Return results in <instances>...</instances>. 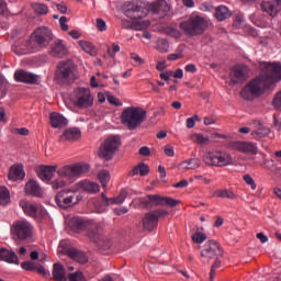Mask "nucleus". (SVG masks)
<instances>
[{
  "instance_id": "f257e3e1",
  "label": "nucleus",
  "mask_w": 281,
  "mask_h": 281,
  "mask_svg": "<svg viewBox=\"0 0 281 281\" xmlns=\"http://www.w3.org/2000/svg\"><path fill=\"white\" fill-rule=\"evenodd\" d=\"M260 75L249 81L240 92L244 100H254L265 93V89H269L271 85L280 82L281 80V64L280 63H267L259 64Z\"/></svg>"
},
{
  "instance_id": "f03ea898",
  "label": "nucleus",
  "mask_w": 281,
  "mask_h": 281,
  "mask_svg": "<svg viewBox=\"0 0 281 281\" xmlns=\"http://www.w3.org/2000/svg\"><path fill=\"white\" fill-rule=\"evenodd\" d=\"M144 120H146V110L137 106L126 108L121 114V122L128 131H135Z\"/></svg>"
},
{
  "instance_id": "7ed1b4c3",
  "label": "nucleus",
  "mask_w": 281,
  "mask_h": 281,
  "mask_svg": "<svg viewBox=\"0 0 281 281\" xmlns=\"http://www.w3.org/2000/svg\"><path fill=\"white\" fill-rule=\"evenodd\" d=\"M86 236L90 243H94L100 249H111V239L102 234V225L100 223L90 220L86 228Z\"/></svg>"
},
{
  "instance_id": "20e7f679",
  "label": "nucleus",
  "mask_w": 281,
  "mask_h": 281,
  "mask_svg": "<svg viewBox=\"0 0 281 281\" xmlns=\"http://www.w3.org/2000/svg\"><path fill=\"white\" fill-rule=\"evenodd\" d=\"M207 20L201 15H193L189 20L180 23V29L188 36H201L207 30Z\"/></svg>"
},
{
  "instance_id": "39448f33",
  "label": "nucleus",
  "mask_w": 281,
  "mask_h": 281,
  "mask_svg": "<svg viewBox=\"0 0 281 281\" xmlns=\"http://www.w3.org/2000/svg\"><path fill=\"white\" fill-rule=\"evenodd\" d=\"M56 76L64 85L76 82L78 78L76 64L71 60L60 61L57 66Z\"/></svg>"
},
{
  "instance_id": "423d86ee",
  "label": "nucleus",
  "mask_w": 281,
  "mask_h": 281,
  "mask_svg": "<svg viewBox=\"0 0 281 281\" xmlns=\"http://www.w3.org/2000/svg\"><path fill=\"white\" fill-rule=\"evenodd\" d=\"M120 146H122V140L120 139V136L108 137L100 146L99 157H101V159H104L105 161H111L115 153H117V148H120Z\"/></svg>"
},
{
  "instance_id": "0eeeda50",
  "label": "nucleus",
  "mask_w": 281,
  "mask_h": 281,
  "mask_svg": "<svg viewBox=\"0 0 281 281\" xmlns=\"http://www.w3.org/2000/svg\"><path fill=\"white\" fill-rule=\"evenodd\" d=\"M139 205L147 210L155 207V205H168L169 207H176L177 200L161 196L159 194H147L145 198L139 199Z\"/></svg>"
},
{
  "instance_id": "6e6552de",
  "label": "nucleus",
  "mask_w": 281,
  "mask_h": 281,
  "mask_svg": "<svg viewBox=\"0 0 281 281\" xmlns=\"http://www.w3.org/2000/svg\"><path fill=\"white\" fill-rule=\"evenodd\" d=\"M80 199H82V195L77 194L76 189H68L57 193L55 201L59 207L67 210V207H71V205L79 203Z\"/></svg>"
},
{
  "instance_id": "1a4fd4ad",
  "label": "nucleus",
  "mask_w": 281,
  "mask_h": 281,
  "mask_svg": "<svg viewBox=\"0 0 281 281\" xmlns=\"http://www.w3.org/2000/svg\"><path fill=\"white\" fill-rule=\"evenodd\" d=\"M85 172H89V165L87 164H75L61 167L58 169L57 175L60 177H65L69 179V181H74L78 179V177H82Z\"/></svg>"
},
{
  "instance_id": "9d476101",
  "label": "nucleus",
  "mask_w": 281,
  "mask_h": 281,
  "mask_svg": "<svg viewBox=\"0 0 281 281\" xmlns=\"http://www.w3.org/2000/svg\"><path fill=\"white\" fill-rule=\"evenodd\" d=\"M203 161L206 166H229L232 164V156L225 151H209L203 156Z\"/></svg>"
},
{
  "instance_id": "9b49d317",
  "label": "nucleus",
  "mask_w": 281,
  "mask_h": 281,
  "mask_svg": "<svg viewBox=\"0 0 281 281\" xmlns=\"http://www.w3.org/2000/svg\"><path fill=\"white\" fill-rule=\"evenodd\" d=\"M123 13L127 19H132V21H139V19L148 16V9L144 8L142 3L137 1L125 2Z\"/></svg>"
},
{
  "instance_id": "f8f14e48",
  "label": "nucleus",
  "mask_w": 281,
  "mask_h": 281,
  "mask_svg": "<svg viewBox=\"0 0 281 281\" xmlns=\"http://www.w3.org/2000/svg\"><path fill=\"white\" fill-rule=\"evenodd\" d=\"M52 41V30L42 26L34 31L31 36V45L33 47H47Z\"/></svg>"
},
{
  "instance_id": "ddd939ff",
  "label": "nucleus",
  "mask_w": 281,
  "mask_h": 281,
  "mask_svg": "<svg viewBox=\"0 0 281 281\" xmlns=\"http://www.w3.org/2000/svg\"><path fill=\"white\" fill-rule=\"evenodd\" d=\"M74 94V103L78 109H89L90 106H93V95H91V90L87 88H77L75 89Z\"/></svg>"
},
{
  "instance_id": "4468645a",
  "label": "nucleus",
  "mask_w": 281,
  "mask_h": 281,
  "mask_svg": "<svg viewBox=\"0 0 281 281\" xmlns=\"http://www.w3.org/2000/svg\"><path fill=\"white\" fill-rule=\"evenodd\" d=\"M34 227L30 222L23 220V221H18L15 222L12 227H11V234L13 236H16L19 240H25L32 236Z\"/></svg>"
},
{
  "instance_id": "2eb2a0df",
  "label": "nucleus",
  "mask_w": 281,
  "mask_h": 281,
  "mask_svg": "<svg viewBox=\"0 0 281 281\" xmlns=\"http://www.w3.org/2000/svg\"><path fill=\"white\" fill-rule=\"evenodd\" d=\"M201 257L206 258L207 260L223 257V248L221 247V244L214 239L207 240L201 250Z\"/></svg>"
},
{
  "instance_id": "dca6fc26",
  "label": "nucleus",
  "mask_w": 281,
  "mask_h": 281,
  "mask_svg": "<svg viewBox=\"0 0 281 281\" xmlns=\"http://www.w3.org/2000/svg\"><path fill=\"white\" fill-rule=\"evenodd\" d=\"M168 212L164 209H158L156 211H151L147 214H145L143 218V229H146L147 232H153V229L157 228V225L159 223V218L161 216H166Z\"/></svg>"
},
{
  "instance_id": "f3484780",
  "label": "nucleus",
  "mask_w": 281,
  "mask_h": 281,
  "mask_svg": "<svg viewBox=\"0 0 281 281\" xmlns=\"http://www.w3.org/2000/svg\"><path fill=\"white\" fill-rule=\"evenodd\" d=\"M58 252L63 254L64 256H68L71 258V260H75L76 262H79L80 265H85L89 262V257L77 248H74L71 246H67L64 244H60L58 247Z\"/></svg>"
},
{
  "instance_id": "a211bd4d",
  "label": "nucleus",
  "mask_w": 281,
  "mask_h": 281,
  "mask_svg": "<svg viewBox=\"0 0 281 281\" xmlns=\"http://www.w3.org/2000/svg\"><path fill=\"white\" fill-rule=\"evenodd\" d=\"M147 10L155 16V19H164L165 16H168V12H170V4H168L166 0H157L150 3Z\"/></svg>"
},
{
  "instance_id": "6ab92c4d",
  "label": "nucleus",
  "mask_w": 281,
  "mask_h": 281,
  "mask_svg": "<svg viewBox=\"0 0 281 281\" xmlns=\"http://www.w3.org/2000/svg\"><path fill=\"white\" fill-rule=\"evenodd\" d=\"M20 205L27 214V216H31V218H45V216H47V211L40 204L31 202H20Z\"/></svg>"
},
{
  "instance_id": "aec40b11",
  "label": "nucleus",
  "mask_w": 281,
  "mask_h": 281,
  "mask_svg": "<svg viewBox=\"0 0 281 281\" xmlns=\"http://www.w3.org/2000/svg\"><path fill=\"white\" fill-rule=\"evenodd\" d=\"M249 78V68L245 65H236L231 70V80L234 85H240Z\"/></svg>"
},
{
  "instance_id": "412c9836",
  "label": "nucleus",
  "mask_w": 281,
  "mask_h": 281,
  "mask_svg": "<svg viewBox=\"0 0 281 281\" xmlns=\"http://www.w3.org/2000/svg\"><path fill=\"white\" fill-rule=\"evenodd\" d=\"M228 146L232 150H238V153L258 155V146H256V143L235 140L231 142Z\"/></svg>"
},
{
  "instance_id": "4be33fe9",
  "label": "nucleus",
  "mask_w": 281,
  "mask_h": 281,
  "mask_svg": "<svg viewBox=\"0 0 281 281\" xmlns=\"http://www.w3.org/2000/svg\"><path fill=\"white\" fill-rule=\"evenodd\" d=\"M91 220H86L85 217H71L68 221L67 227L69 232L74 234H80L81 232H86Z\"/></svg>"
},
{
  "instance_id": "5701e85b",
  "label": "nucleus",
  "mask_w": 281,
  "mask_h": 281,
  "mask_svg": "<svg viewBox=\"0 0 281 281\" xmlns=\"http://www.w3.org/2000/svg\"><path fill=\"white\" fill-rule=\"evenodd\" d=\"M14 80L16 82H24L25 85H38L41 76L27 72L25 70H16L14 72Z\"/></svg>"
},
{
  "instance_id": "b1692460",
  "label": "nucleus",
  "mask_w": 281,
  "mask_h": 281,
  "mask_svg": "<svg viewBox=\"0 0 281 281\" xmlns=\"http://www.w3.org/2000/svg\"><path fill=\"white\" fill-rule=\"evenodd\" d=\"M49 122L53 128H65L68 124L67 117L58 112H52L49 114Z\"/></svg>"
},
{
  "instance_id": "393cba45",
  "label": "nucleus",
  "mask_w": 281,
  "mask_h": 281,
  "mask_svg": "<svg viewBox=\"0 0 281 281\" xmlns=\"http://www.w3.org/2000/svg\"><path fill=\"white\" fill-rule=\"evenodd\" d=\"M56 166H40L37 168V176L42 181L49 182L52 177H54V172H56Z\"/></svg>"
},
{
  "instance_id": "a878e982",
  "label": "nucleus",
  "mask_w": 281,
  "mask_h": 281,
  "mask_svg": "<svg viewBox=\"0 0 281 281\" xmlns=\"http://www.w3.org/2000/svg\"><path fill=\"white\" fill-rule=\"evenodd\" d=\"M0 260L8 262L9 265H19L16 252L5 248H0Z\"/></svg>"
},
{
  "instance_id": "bb28decb",
  "label": "nucleus",
  "mask_w": 281,
  "mask_h": 281,
  "mask_svg": "<svg viewBox=\"0 0 281 281\" xmlns=\"http://www.w3.org/2000/svg\"><path fill=\"white\" fill-rule=\"evenodd\" d=\"M255 126L257 130H255L251 135L255 138L262 139V137H267L269 133H271V128H269L267 125L262 123V121H255Z\"/></svg>"
},
{
  "instance_id": "cd10ccee",
  "label": "nucleus",
  "mask_w": 281,
  "mask_h": 281,
  "mask_svg": "<svg viewBox=\"0 0 281 281\" xmlns=\"http://www.w3.org/2000/svg\"><path fill=\"white\" fill-rule=\"evenodd\" d=\"M8 178L10 181H19L25 179V171L23 170V166L14 165L10 168Z\"/></svg>"
},
{
  "instance_id": "c85d7f7f",
  "label": "nucleus",
  "mask_w": 281,
  "mask_h": 281,
  "mask_svg": "<svg viewBox=\"0 0 281 281\" xmlns=\"http://www.w3.org/2000/svg\"><path fill=\"white\" fill-rule=\"evenodd\" d=\"M262 12H267L269 16H278V12H280V9L278 8V4L273 1L265 0L260 4Z\"/></svg>"
},
{
  "instance_id": "c756f323",
  "label": "nucleus",
  "mask_w": 281,
  "mask_h": 281,
  "mask_svg": "<svg viewBox=\"0 0 281 281\" xmlns=\"http://www.w3.org/2000/svg\"><path fill=\"white\" fill-rule=\"evenodd\" d=\"M77 188H79V190H85V192H91V193L100 192V184L89 180L79 181L77 183Z\"/></svg>"
},
{
  "instance_id": "7c9ffc66",
  "label": "nucleus",
  "mask_w": 281,
  "mask_h": 281,
  "mask_svg": "<svg viewBox=\"0 0 281 281\" xmlns=\"http://www.w3.org/2000/svg\"><path fill=\"white\" fill-rule=\"evenodd\" d=\"M52 56H55L57 58H63V56H67V47H65V44H63V41L57 40L52 45Z\"/></svg>"
},
{
  "instance_id": "2f4dec72",
  "label": "nucleus",
  "mask_w": 281,
  "mask_h": 281,
  "mask_svg": "<svg viewBox=\"0 0 281 281\" xmlns=\"http://www.w3.org/2000/svg\"><path fill=\"white\" fill-rule=\"evenodd\" d=\"M53 279L56 281H67V272L63 263H54L53 266Z\"/></svg>"
},
{
  "instance_id": "473e14b6",
  "label": "nucleus",
  "mask_w": 281,
  "mask_h": 281,
  "mask_svg": "<svg viewBox=\"0 0 281 281\" xmlns=\"http://www.w3.org/2000/svg\"><path fill=\"white\" fill-rule=\"evenodd\" d=\"M80 135L81 132L78 127H71L63 133L61 139H66V142H76V139H80Z\"/></svg>"
},
{
  "instance_id": "72a5a7b5",
  "label": "nucleus",
  "mask_w": 281,
  "mask_h": 281,
  "mask_svg": "<svg viewBox=\"0 0 281 281\" xmlns=\"http://www.w3.org/2000/svg\"><path fill=\"white\" fill-rule=\"evenodd\" d=\"M25 192L32 196H41V186H38L36 180H30L25 184Z\"/></svg>"
},
{
  "instance_id": "f704fd0d",
  "label": "nucleus",
  "mask_w": 281,
  "mask_h": 281,
  "mask_svg": "<svg viewBox=\"0 0 281 281\" xmlns=\"http://www.w3.org/2000/svg\"><path fill=\"white\" fill-rule=\"evenodd\" d=\"M201 167V159L199 158H191L182 164L179 165V168L182 170H196V168Z\"/></svg>"
},
{
  "instance_id": "c9c22d12",
  "label": "nucleus",
  "mask_w": 281,
  "mask_h": 281,
  "mask_svg": "<svg viewBox=\"0 0 281 281\" xmlns=\"http://www.w3.org/2000/svg\"><path fill=\"white\" fill-rule=\"evenodd\" d=\"M232 16V12L225 5H220L215 9V19L218 21H225Z\"/></svg>"
},
{
  "instance_id": "e433bc0d",
  "label": "nucleus",
  "mask_w": 281,
  "mask_h": 281,
  "mask_svg": "<svg viewBox=\"0 0 281 281\" xmlns=\"http://www.w3.org/2000/svg\"><path fill=\"white\" fill-rule=\"evenodd\" d=\"M150 172V168L145 162L138 164L132 171H130V177H135V175H140V177H146Z\"/></svg>"
},
{
  "instance_id": "4c0bfd02",
  "label": "nucleus",
  "mask_w": 281,
  "mask_h": 281,
  "mask_svg": "<svg viewBox=\"0 0 281 281\" xmlns=\"http://www.w3.org/2000/svg\"><path fill=\"white\" fill-rule=\"evenodd\" d=\"M79 46L86 54H89L90 56H98V48L93 45L91 42L87 41H80Z\"/></svg>"
},
{
  "instance_id": "58836bf2",
  "label": "nucleus",
  "mask_w": 281,
  "mask_h": 281,
  "mask_svg": "<svg viewBox=\"0 0 281 281\" xmlns=\"http://www.w3.org/2000/svg\"><path fill=\"white\" fill-rule=\"evenodd\" d=\"M215 196L217 199H231V200H234V199H236V193H234L232 190L220 189V190L215 191Z\"/></svg>"
},
{
  "instance_id": "ea45409f",
  "label": "nucleus",
  "mask_w": 281,
  "mask_h": 281,
  "mask_svg": "<svg viewBox=\"0 0 281 281\" xmlns=\"http://www.w3.org/2000/svg\"><path fill=\"white\" fill-rule=\"evenodd\" d=\"M191 140L194 142V144H199L200 146H207V144H210V138L203 136V134H193L191 136Z\"/></svg>"
},
{
  "instance_id": "a19ab883",
  "label": "nucleus",
  "mask_w": 281,
  "mask_h": 281,
  "mask_svg": "<svg viewBox=\"0 0 281 281\" xmlns=\"http://www.w3.org/2000/svg\"><path fill=\"white\" fill-rule=\"evenodd\" d=\"M10 202V191L8 188L0 187V205H8Z\"/></svg>"
},
{
  "instance_id": "79ce46f5",
  "label": "nucleus",
  "mask_w": 281,
  "mask_h": 281,
  "mask_svg": "<svg viewBox=\"0 0 281 281\" xmlns=\"http://www.w3.org/2000/svg\"><path fill=\"white\" fill-rule=\"evenodd\" d=\"M110 179L111 176L109 175V171L102 170L99 172V181L101 182V186H103V188H106V186H109Z\"/></svg>"
},
{
  "instance_id": "37998d69",
  "label": "nucleus",
  "mask_w": 281,
  "mask_h": 281,
  "mask_svg": "<svg viewBox=\"0 0 281 281\" xmlns=\"http://www.w3.org/2000/svg\"><path fill=\"white\" fill-rule=\"evenodd\" d=\"M192 240H193V243L201 245V243H205V240H207V235H205L204 233H201V232H195L192 235Z\"/></svg>"
},
{
  "instance_id": "c03bdc74",
  "label": "nucleus",
  "mask_w": 281,
  "mask_h": 281,
  "mask_svg": "<svg viewBox=\"0 0 281 281\" xmlns=\"http://www.w3.org/2000/svg\"><path fill=\"white\" fill-rule=\"evenodd\" d=\"M68 280L69 281H87V279L85 278V274H82L81 271H76L75 273H69Z\"/></svg>"
},
{
  "instance_id": "a18cd8bd",
  "label": "nucleus",
  "mask_w": 281,
  "mask_h": 281,
  "mask_svg": "<svg viewBox=\"0 0 281 281\" xmlns=\"http://www.w3.org/2000/svg\"><path fill=\"white\" fill-rule=\"evenodd\" d=\"M32 8L37 14H47V5L43 3H33Z\"/></svg>"
},
{
  "instance_id": "49530a36",
  "label": "nucleus",
  "mask_w": 281,
  "mask_h": 281,
  "mask_svg": "<svg viewBox=\"0 0 281 281\" xmlns=\"http://www.w3.org/2000/svg\"><path fill=\"white\" fill-rule=\"evenodd\" d=\"M66 183L67 182H65L63 177H60L52 182V188H53V190H60V188H65Z\"/></svg>"
},
{
  "instance_id": "de8ad7c7",
  "label": "nucleus",
  "mask_w": 281,
  "mask_h": 281,
  "mask_svg": "<svg viewBox=\"0 0 281 281\" xmlns=\"http://www.w3.org/2000/svg\"><path fill=\"white\" fill-rule=\"evenodd\" d=\"M213 260H215V262L211 267V272H210V280L211 281L214 280V276L216 273V269H218L221 267V260H218V258H214Z\"/></svg>"
},
{
  "instance_id": "09e8293b",
  "label": "nucleus",
  "mask_w": 281,
  "mask_h": 281,
  "mask_svg": "<svg viewBox=\"0 0 281 281\" xmlns=\"http://www.w3.org/2000/svg\"><path fill=\"white\" fill-rule=\"evenodd\" d=\"M161 80H165L166 82L170 81L171 78L177 79V71H167L160 74Z\"/></svg>"
},
{
  "instance_id": "8fccbe9b",
  "label": "nucleus",
  "mask_w": 281,
  "mask_h": 281,
  "mask_svg": "<svg viewBox=\"0 0 281 281\" xmlns=\"http://www.w3.org/2000/svg\"><path fill=\"white\" fill-rule=\"evenodd\" d=\"M21 267L24 271H34V269H36V263L32 261H24L21 263Z\"/></svg>"
},
{
  "instance_id": "3c124183",
  "label": "nucleus",
  "mask_w": 281,
  "mask_h": 281,
  "mask_svg": "<svg viewBox=\"0 0 281 281\" xmlns=\"http://www.w3.org/2000/svg\"><path fill=\"white\" fill-rule=\"evenodd\" d=\"M243 179L247 186H250L251 190H256V181H254L250 175H245Z\"/></svg>"
},
{
  "instance_id": "603ef678",
  "label": "nucleus",
  "mask_w": 281,
  "mask_h": 281,
  "mask_svg": "<svg viewBox=\"0 0 281 281\" xmlns=\"http://www.w3.org/2000/svg\"><path fill=\"white\" fill-rule=\"evenodd\" d=\"M120 52V45L112 44V48H108V54L111 58H115V54Z\"/></svg>"
},
{
  "instance_id": "864d4df0",
  "label": "nucleus",
  "mask_w": 281,
  "mask_h": 281,
  "mask_svg": "<svg viewBox=\"0 0 281 281\" xmlns=\"http://www.w3.org/2000/svg\"><path fill=\"white\" fill-rule=\"evenodd\" d=\"M272 104L274 109H279L281 111V91L276 94Z\"/></svg>"
},
{
  "instance_id": "5fc2aeb1",
  "label": "nucleus",
  "mask_w": 281,
  "mask_h": 281,
  "mask_svg": "<svg viewBox=\"0 0 281 281\" xmlns=\"http://www.w3.org/2000/svg\"><path fill=\"white\" fill-rule=\"evenodd\" d=\"M97 29L99 32H106V22L102 19H97Z\"/></svg>"
},
{
  "instance_id": "6e6d98bb",
  "label": "nucleus",
  "mask_w": 281,
  "mask_h": 281,
  "mask_svg": "<svg viewBox=\"0 0 281 281\" xmlns=\"http://www.w3.org/2000/svg\"><path fill=\"white\" fill-rule=\"evenodd\" d=\"M127 195H128V191H126L125 189H122L119 196H116L117 203L119 204L124 203Z\"/></svg>"
},
{
  "instance_id": "4d7b16f0",
  "label": "nucleus",
  "mask_w": 281,
  "mask_h": 281,
  "mask_svg": "<svg viewBox=\"0 0 281 281\" xmlns=\"http://www.w3.org/2000/svg\"><path fill=\"white\" fill-rule=\"evenodd\" d=\"M164 153L167 157H175V147L170 146V145H166L164 147Z\"/></svg>"
},
{
  "instance_id": "13d9d810",
  "label": "nucleus",
  "mask_w": 281,
  "mask_h": 281,
  "mask_svg": "<svg viewBox=\"0 0 281 281\" xmlns=\"http://www.w3.org/2000/svg\"><path fill=\"white\" fill-rule=\"evenodd\" d=\"M108 102H110V104H113L114 106H122V102L120 101V99L115 98L114 95H109Z\"/></svg>"
},
{
  "instance_id": "bf43d9fd",
  "label": "nucleus",
  "mask_w": 281,
  "mask_h": 281,
  "mask_svg": "<svg viewBox=\"0 0 281 281\" xmlns=\"http://www.w3.org/2000/svg\"><path fill=\"white\" fill-rule=\"evenodd\" d=\"M158 49L159 52H168V41L160 40L158 43Z\"/></svg>"
},
{
  "instance_id": "052dcab7",
  "label": "nucleus",
  "mask_w": 281,
  "mask_h": 281,
  "mask_svg": "<svg viewBox=\"0 0 281 281\" xmlns=\"http://www.w3.org/2000/svg\"><path fill=\"white\" fill-rule=\"evenodd\" d=\"M59 24L64 32H67V30H69V25H67V16H61L59 19Z\"/></svg>"
},
{
  "instance_id": "680f3d73",
  "label": "nucleus",
  "mask_w": 281,
  "mask_h": 281,
  "mask_svg": "<svg viewBox=\"0 0 281 281\" xmlns=\"http://www.w3.org/2000/svg\"><path fill=\"white\" fill-rule=\"evenodd\" d=\"M34 271H37L40 276H47V271L45 270V267H43L42 265L35 263Z\"/></svg>"
},
{
  "instance_id": "e2e57ef3",
  "label": "nucleus",
  "mask_w": 281,
  "mask_h": 281,
  "mask_svg": "<svg viewBox=\"0 0 281 281\" xmlns=\"http://www.w3.org/2000/svg\"><path fill=\"white\" fill-rule=\"evenodd\" d=\"M14 133L16 135H23L24 137H26V135H30V130H27L25 127L15 128Z\"/></svg>"
},
{
  "instance_id": "0e129e2a",
  "label": "nucleus",
  "mask_w": 281,
  "mask_h": 281,
  "mask_svg": "<svg viewBox=\"0 0 281 281\" xmlns=\"http://www.w3.org/2000/svg\"><path fill=\"white\" fill-rule=\"evenodd\" d=\"M139 155H142L143 157H148V155H150V148L144 146L139 148Z\"/></svg>"
},
{
  "instance_id": "69168bd1",
  "label": "nucleus",
  "mask_w": 281,
  "mask_h": 281,
  "mask_svg": "<svg viewBox=\"0 0 281 281\" xmlns=\"http://www.w3.org/2000/svg\"><path fill=\"white\" fill-rule=\"evenodd\" d=\"M205 126H210V124H216V119L214 116H206L204 117Z\"/></svg>"
},
{
  "instance_id": "338daca9",
  "label": "nucleus",
  "mask_w": 281,
  "mask_h": 281,
  "mask_svg": "<svg viewBox=\"0 0 281 281\" xmlns=\"http://www.w3.org/2000/svg\"><path fill=\"white\" fill-rule=\"evenodd\" d=\"M8 12V3L4 0H0V14H5Z\"/></svg>"
},
{
  "instance_id": "774afa93",
  "label": "nucleus",
  "mask_w": 281,
  "mask_h": 281,
  "mask_svg": "<svg viewBox=\"0 0 281 281\" xmlns=\"http://www.w3.org/2000/svg\"><path fill=\"white\" fill-rule=\"evenodd\" d=\"M257 238H258V240H260V243H262V244L269 243V237H267V235H265L263 233H258V234H257Z\"/></svg>"
}]
</instances>
